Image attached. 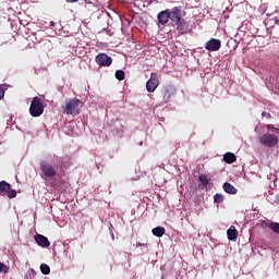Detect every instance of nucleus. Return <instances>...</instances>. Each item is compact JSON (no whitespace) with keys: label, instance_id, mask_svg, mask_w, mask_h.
Segmentation results:
<instances>
[{"label":"nucleus","instance_id":"obj_26","mask_svg":"<svg viewBox=\"0 0 279 279\" xmlns=\"http://www.w3.org/2000/svg\"><path fill=\"white\" fill-rule=\"evenodd\" d=\"M5 97V90H3V87L0 86V101Z\"/></svg>","mask_w":279,"mask_h":279},{"label":"nucleus","instance_id":"obj_11","mask_svg":"<svg viewBox=\"0 0 279 279\" xmlns=\"http://www.w3.org/2000/svg\"><path fill=\"white\" fill-rule=\"evenodd\" d=\"M35 242L39 247H49L51 245V242H49V239L43 234L37 233L35 236Z\"/></svg>","mask_w":279,"mask_h":279},{"label":"nucleus","instance_id":"obj_16","mask_svg":"<svg viewBox=\"0 0 279 279\" xmlns=\"http://www.w3.org/2000/svg\"><path fill=\"white\" fill-rule=\"evenodd\" d=\"M10 189H12V185L5 181H0V195H5Z\"/></svg>","mask_w":279,"mask_h":279},{"label":"nucleus","instance_id":"obj_1","mask_svg":"<svg viewBox=\"0 0 279 279\" xmlns=\"http://www.w3.org/2000/svg\"><path fill=\"white\" fill-rule=\"evenodd\" d=\"M267 130L272 133H265L259 137V143L264 147H276L279 143V129L274 124H267Z\"/></svg>","mask_w":279,"mask_h":279},{"label":"nucleus","instance_id":"obj_18","mask_svg":"<svg viewBox=\"0 0 279 279\" xmlns=\"http://www.w3.org/2000/svg\"><path fill=\"white\" fill-rule=\"evenodd\" d=\"M166 229L163 227H156L151 230V233L154 236H158L160 239L161 236H165Z\"/></svg>","mask_w":279,"mask_h":279},{"label":"nucleus","instance_id":"obj_14","mask_svg":"<svg viewBox=\"0 0 279 279\" xmlns=\"http://www.w3.org/2000/svg\"><path fill=\"white\" fill-rule=\"evenodd\" d=\"M222 189L225 191V193H228L229 195H236V193H239V190H236V187H234V185L230 184V183H223Z\"/></svg>","mask_w":279,"mask_h":279},{"label":"nucleus","instance_id":"obj_2","mask_svg":"<svg viewBox=\"0 0 279 279\" xmlns=\"http://www.w3.org/2000/svg\"><path fill=\"white\" fill-rule=\"evenodd\" d=\"M82 106H84V102H82L81 99L72 98V99L65 100V102L61 106V108L63 110V114L77 117V114H80V110Z\"/></svg>","mask_w":279,"mask_h":279},{"label":"nucleus","instance_id":"obj_29","mask_svg":"<svg viewBox=\"0 0 279 279\" xmlns=\"http://www.w3.org/2000/svg\"><path fill=\"white\" fill-rule=\"evenodd\" d=\"M80 0H65L66 3H77Z\"/></svg>","mask_w":279,"mask_h":279},{"label":"nucleus","instance_id":"obj_13","mask_svg":"<svg viewBox=\"0 0 279 279\" xmlns=\"http://www.w3.org/2000/svg\"><path fill=\"white\" fill-rule=\"evenodd\" d=\"M227 236L229 241H236L239 238V231H236L234 226H231L230 229L227 230Z\"/></svg>","mask_w":279,"mask_h":279},{"label":"nucleus","instance_id":"obj_6","mask_svg":"<svg viewBox=\"0 0 279 279\" xmlns=\"http://www.w3.org/2000/svg\"><path fill=\"white\" fill-rule=\"evenodd\" d=\"M160 84L158 80V74L156 72L150 73V78L146 83L147 93H154Z\"/></svg>","mask_w":279,"mask_h":279},{"label":"nucleus","instance_id":"obj_19","mask_svg":"<svg viewBox=\"0 0 279 279\" xmlns=\"http://www.w3.org/2000/svg\"><path fill=\"white\" fill-rule=\"evenodd\" d=\"M266 228H269V230H271V232H275V234H279V223L278 222L267 223Z\"/></svg>","mask_w":279,"mask_h":279},{"label":"nucleus","instance_id":"obj_7","mask_svg":"<svg viewBox=\"0 0 279 279\" xmlns=\"http://www.w3.org/2000/svg\"><path fill=\"white\" fill-rule=\"evenodd\" d=\"M170 21V16H169V9L162 10L157 14V25L158 27L162 26H167V24Z\"/></svg>","mask_w":279,"mask_h":279},{"label":"nucleus","instance_id":"obj_12","mask_svg":"<svg viewBox=\"0 0 279 279\" xmlns=\"http://www.w3.org/2000/svg\"><path fill=\"white\" fill-rule=\"evenodd\" d=\"M198 181L201 182L198 184V189H208V185L210 184V179H208V175L201 174L198 177Z\"/></svg>","mask_w":279,"mask_h":279},{"label":"nucleus","instance_id":"obj_25","mask_svg":"<svg viewBox=\"0 0 279 279\" xmlns=\"http://www.w3.org/2000/svg\"><path fill=\"white\" fill-rule=\"evenodd\" d=\"M52 186H53V189H58V191H60V190H62V184H65V182L64 181H60V185L58 184V183H56V181H53L52 183Z\"/></svg>","mask_w":279,"mask_h":279},{"label":"nucleus","instance_id":"obj_30","mask_svg":"<svg viewBox=\"0 0 279 279\" xmlns=\"http://www.w3.org/2000/svg\"><path fill=\"white\" fill-rule=\"evenodd\" d=\"M51 27H56V22H50Z\"/></svg>","mask_w":279,"mask_h":279},{"label":"nucleus","instance_id":"obj_4","mask_svg":"<svg viewBox=\"0 0 279 279\" xmlns=\"http://www.w3.org/2000/svg\"><path fill=\"white\" fill-rule=\"evenodd\" d=\"M43 112H45L43 101L38 97H34L29 107L31 117H41Z\"/></svg>","mask_w":279,"mask_h":279},{"label":"nucleus","instance_id":"obj_9","mask_svg":"<svg viewBox=\"0 0 279 279\" xmlns=\"http://www.w3.org/2000/svg\"><path fill=\"white\" fill-rule=\"evenodd\" d=\"M96 62L99 66H110V64H112V57L106 53H99L96 57Z\"/></svg>","mask_w":279,"mask_h":279},{"label":"nucleus","instance_id":"obj_24","mask_svg":"<svg viewBox=\"0 0 279 279\" xmlns=\"http://www.w3.org/2000/svg\"><path fill=\"white\" fill-rule=\"evenodd\" d=\"M3 271V274H8L10 271V268L5 266V264L0 262V272Z\"/></svg>","mask_w":279,"mask_h":279},{"label":"nucleus","instance_id":"obj_3","mask_svg":"<svg viewBox=\"0 0 279 279\" xmlns=\"http://www.w3.org/2000/svg\"><path fill=\"white\" fill-rule=\"evenodd\" d=\"M41 178H56L58 175V171L53 167V165L49 163V161H41L40 165Z\"/></svg>","mask_w":279,"mask_h":279},{"label":"nucleus","instance_id":"obj_17","mask_svg":"<svg viewBox=\"0 0 279 279\" xmlns=\"http://www.w3.org/2000/svg\"><path fill=\"white\" fill-rule=\"evenodd\" d=\"M223 160L228 165H232V162H236V155H234L233 153H227L223 156Z\"/></svg>","mask_w":279,"mask_h":279},{"label":"nucleus","instance_id":"obj_23","mask_svg":"<svg viewBox=\"0 0 279 279\" xmlns=\"http://www.w3.org/2000/svg\"><path fill=\"white\" fill-rule=\"evenodd\" d=\"M7 196L9 197V199H14V197H16V190L10 189V190L7 192Z\"/></svg>","mask_w":279,"mask_h":279},{"label":"nucleus","instance_id":"obj_22","mask_svg":"<svg viewBox=\"0 0 279 279\" xmlns=\"http://www.w3.org/2000/svg\"><path fill=\"white\" fill-rule=\"evenodd\" d=\"M223 195H221V194H216V195H214V202H215V204H223Z\"/></svg>","mask_w":279,"mask_h":279},{"label":"nucleus","instance_id":"obj_28","mask_svg":"<svg viewBox=\"0 0 279 279\" xmlns=\"http://www.w3.org/2000/svg\"><path fill=\"white\" fill-rule=\"evenodd\" d=\"M262 117H267L268 119H271V113H268V112H263L262 113Z\"/></svg>","mask_w":279,"mask_h":279},{"label":"nucleus","instance_id":"obj_21","mask_svg":"<svg viewBox=\"0 0 279 279\" xmlns=\"http://www.w3.org/2000/svg\"><path fill=\"white\" fill-rule=\"evenodd\" d=\"M116 78H118L119 82H123V80H125V72L123 70H117Z\"/></svg>","mask_w":279,"mask_h":279},{"label":"nucleus","instance_id":"obj_8","mask_svg":"<svg viewBox=\"0 0 279 279\" xmlns=\"http://www.w3.org/2000/svg\"><path fill=\"white\" fill-rule=\"evenodd\" d=\"M161 95L163 97L165 104H169L171 101V97L175 95V87L168 85L162 88Z\"/></svg>","mask_w":279,"mask_h":279},{"label":"nucleus","instance_id":"obj_10","mask_svg":"<svg viewBox=\"0 0 279 279\" xmlns=\"http://www.w3.org/2000/svg\"><path fill=\"white\" fill-rule=\"evenodd\" d=\"M205 49L207 51H219L221 49V40L211 38L205 44Z\"/></svg>","mask_w":279,"mask_h":279},{"label":"nucleus","instance_id":"obj_15","mask_svg":"<svg viewBox=\"0 0 279 279\" xmlns=\"http://www.w3.org/2000/svg\"><path fill=\"white\" fill-rule=\"evenodd\" d=\"M174 25H177V31L180 32V34H184V29H186V20L181 17L179 22L174 23Z\"/></svg>","mask_w":279,"mask_h":279},{"label":"nucleus","instance_id":"obj_20","mask_svg":"<svg viewBox=\"0 0 279 279\" xmlns=\"http://www.w3.org/2000/svg\"><path fill=\"white\" fill-rule=\"evenodd\" d=\"M40 271L44 274V276H49V274H51V268L47 264H41Z\"/></svg>","mask_w":279,"mask_h":279},{"label":"nucleus","instance_id":"obj_5","mask_svg":"<svg viewBox=\"0 0 279 279\" xmlns=\"http://www.w3.org/2000/svg\"><path fill=\"white\" fill-rule=\"evenodd\" d=\"M184 11L182 10V7H174L172 9H169V16L172 25H175V23L180 22L181 19H183Z\"/></svg>","mask_w":279,"mask_h":279},{"label":"nucleus","instance_id":"obj_27","mask_svg":"<svg viewBox=\"0 0 279 279\" xmlns=\"http://www.w3.org/2000/svg\"><path fill=\"white\" fill-rule=\"evenodd\" d=\"M136 247H147V243L137 242Z\"/></svg>","mask_w":279,"mask_h":279}]
</instances>
